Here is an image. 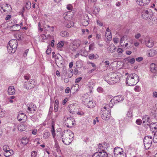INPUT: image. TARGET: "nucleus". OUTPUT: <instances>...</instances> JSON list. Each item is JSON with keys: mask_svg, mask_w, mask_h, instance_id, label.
Here are the masks:
<instances>
[{"mask_svg": "<svg viewBox=\"0 0 157 157\" xmlns=\"http://www.w3.org/2000/svg\"><path fill=\"white\" fill-rule=\"evenodd\" d=\"M107 49L108 52L113 53L116 51V47L113 44L111 43L110 44L109 47L107 48Z\"/></svg>", "mask_w": 157, "mask_h": 157, "instance_id": "5701e85b", "label": "nucleus"}, {"mask_svg": "<svg viewBox=\"0 0 157 157\" xmlns=\"http://www.w3.org/2000/svg\"><path fill=\"white\" fill-rule=\"evenodd\" d=\"M157 54V51L155 50H151L148 52L147 56L149 57H153Z\"/></svg>", "mask_w": 157, "mask_h": 157, "instance_id": "c756f323", "label": "nucleus"}, {"mask_svg": "<svg viewBox=\"0 0 157 157\" xmlns=\"http://www.w3.org/2000/svg\"><path fill=\"white\" fill-rule=\"evenodd\" d=\"M40 36L42 38V40H41V41L42 42H44V40L46 39H47V37L44 34H42L40 35Z\"/></svg>", "mask_w": 157, "mask_h": 157, "instance_id": "09e8293b", "label": "nucleus"}, {"mask_svg": "<svg viewBox=\"0 0 157 157\" xmlns=\"http://www.w3.org/2000/svg\"><path fill=\"white\" fill-rule=\"evenodd\" d=\"M127 116L129 118H131L132 116V112L130 111H128L127 114Z\"/></svg>", "mask_w": 157, "mask_h": 157, "instance_id": "8fccbe9b", "label": "nucleus"}, {"mask_svg": "<svg viewBox=\"0 0 157 157\" xmlns=\"http://www.w3.org/2000/svg\"><path fill=\"white\" fill-rule=\"evenodd\" d=\"M117 52L120 53H122L123 51L124 50L123 49L121 48H118L117 50Z\"/></svg>", "mask_w": 157, "mask_h": 157, "instance_id": "680f3d73", "label": "nucleus"}, {"mask_svg": "<svg viewBox=\"0 0 157 157\" xmlns=\"http://www.w3.org/2000/svg\"><path fill=\"white\" fill-rule=\"evenodd\" d=\"M94 43H92L89 45V52L91 50H94Z\"/></svg>", "mask_w": 157, "mask_h": 157, "instance_id": "37998d69", "label": "nucleus"}, {"mask_svg": "<svg viewBox=\"0 0 157 157\" xmlns=\"http://www.w3.org/2000/svg\"><path fill=\"white\" fill-rule=\"evenodd\" d=\"M54 122L53 121L52 123V128L51 130V132L53 138H54L55 136V132L54 129Z\"/></svg>", "mask_w": 157, "mask_h": 157, "instance_id": "72a5a7b5", "label": "nucleus"}, {"mask_svg": "<svg viewBox=\"0 0 157 157\" xmlns=\"http://www.w3.org/2000/svg\"><path fill=\"white\" fill-rule=\"evenodd\" d=\"M44 29L47 30H51L50 26L49 25H45L44 26Z\"/></svg>", "mask_w": 157, "mask_h": 157, "instance_id": "4d7b16f0", "label": "nucleus"}, {"mask_svg": "<svg viewBox=\"0 0 157 157\" xmlns=\"http://www.w3.org/2000/svg\"><path fill=\"white\" fill-rule=\"evenodd\" d=\"M115 102L117 103L122 101L124 100V98L121 95H119L116 97L115 98Z\"/></svg>", "mask_w": 157, "mask_h": 157, "instance_id": "7c9ffc66", "label": "nucleus"}, {"mask_svg": "<svg viewBox=\"0 0 157 157\" xmlns=\"http://www.w3.org/2000/svg\"><path fill=\"white\" fill-rule=\"evenodd\" d=\"M152 138L151 136H146L144 140V147L146 149H148L151 146L152 143Z\"/></svg>", "mask_w": 157, "mask_h": 157, "instance_id": "0eeeda50", "label": "nucleus"}, {"mask_svg": "<svg viewBox=\"0 0 157 157\" xmlns=\"http://www.w3.org/2000/svg\"><path fill=\"white\" fill-rule=\"evenodd\" d=\"M13 154L14 152L10 148L9 150L7 149L5 151H4V155L6 157H9L12 155Z\"/></svg>", "mask_w": 157, "mask_h": 157, "instance_id": "393cba45", "label": "nucleus"}, {"mask_svg": "<svg viewBox=\"0 0 157 157\" xmlns=\"http://www.w3.org/2000/svg\"><path fill=\"white\" fill-rule=\"evenodd\" d=\"M29 51V50L28 49H27L25 51L23 55V56L24 57H25L27 56V53Z\"/></svg>", "mask_w": 157, "mask_h": 157, "instance_id": "0e129e2a", "label": "nucleus"}, {"mask_svg": "<svg viewBox=\"0 0 157 157\" xmlns=\"http://www.w3.org/2000/svg\"><path fill=\"white\" fill-rule=\"evenodd\" d=\"M140 87L138 86H135V88L134 89V90L136 92H139L140 91Z\"/></svg>", "mask_w": 157, "mask_h": 157, "instance_id": "bf43d9fd", "label": "nucleus"}, {"mask_svg": "<svg viewBox=\"0 0 157 157\" xmlns=\"http://www.w3.org/2000/svg\"><path fill=\"white\" fill-rule=\"evenodd\" d=\"M94 153L92 156V157H107L108 154L105 151H99Z\"/></svg>", "mask_w": 157, "mask_h": 157, "instance_id": "dca6fc26", "label": "nucleus"}, {"mask_svg": "<svg viewBox=\"0 0 157 157\" xmlns=\"http://www.w3.org/2000/svg\"><path fill=\"white\" fill-rule=\"evenodd\" d=\"M75 121L71 117H67L65 120V124L68 127L71 128L73 126Z\"/></svg>", "mask_w": 157, "mask_h": 157, "instance_id": "9b49d317", "label": "nucleus"}, {"mask_svg": "<svg viewBox=\"0 0 157 157\" xmlns=\"http://www.w3.org/2000/svg\"><path fill=\"white\" fill-rule=\"evenodd\" d=\"M55 62L57 65L59 67L61 66L63 63V57L59 54L55 55Z\"/></svg>", "mask_w": 157, "mask_h": 157, "instance_id": "f8f14e48", "label": "nucleus"}, {"mask_svg": "<svg viewBox=\"0 0 157 157\" xmlns=\"http://www.w3.org/2000/svg\"><path fill=\"white\" fill-rule=\"evenodd\" d=\"M36 105L32 103L28 104L27 112L29 113H33L36 111Z\"/></svg>", "mask_w": 157, "mask_h": 157, "instance_id": "4468645a", "label": "nucleus"}, {"mask_svg": "<svg viewBox=\"0 0 157 157\" xmlns=\"http://www.w3.org/2000/svg\"><path fill=\"white\" fill-rule=\"evenodd\" d=\"M90 100V98L87 94H85L82 97V100L83 103L85 105L87 104Z\"/></svg>", "mask_w": 157, "mask_h": 157, "instance_id": "b1692460", "label": "nucleus"}, {"mask_svg": "<svg viewBox=\"0 0 157 157\" xmlns=\"http://www.w3.org/2000/svg\"><path fill=\"white\" fill-rule=\"evenodd\" d=\"M143 58L142 57H140L138 58H137L136 59V60L137 61L140 62L142 61L143 60Z\"/></svg>", "mask_w": 157, "mask_h": 157, "instance_id": "e2e57ef3", "label": "nucleus"}, {"mask_svg": "<svg viewBox=\"0 0 157 157\" xmlns=\"http://www.w3.org/2000/svg\"><path fill=\"white\" fill-rule=\"evenodd\" d=\"M145 43L146 46L149 48H151L154 45L153 41L149 37L146 38Z\"/></svg>", "mask_w": 157, "mask_h": 157, "instance_id": "aec40b11", "label": "nucleus"}, {"mask_svg": "<svg viewBox=\"0 0 157 157\" xmlns=\"http://www.w3.org/2000/svg\"><path fill=\"white\" fill-rule=\"evenodd\" d=\"M73 75V71L72 69L70 68L67 70L65 67H63L62 73V76H66L68 78H71Z\"/></svg>", "mask_w": 157, "mask_h": 157, "instance_id": "6e6552de", "label": "nucleus"}, {"mask_svg": "<svg viewBox=\"0 0 157 157\" xmlns=\"http://www.w3.org/2000/svg\"><path fill=\"white\" fill-rule=\"evenodd\" d=\"M153 141L155 143H157V135L154 134V136L153 137Z\"/></svg>", "mask_w": 157, "mask_h": 157, "instance_id": "864d4df0", "label": "nucleus"}, {"mask_svg": "<svg viewBox=\"0 0 157 157\" xmlns=\"http://www.w3.org/2000/svg\"><path fill=\"white\" fill-rule=\"evenodd\" d=\"M118 78V76L115 73L112 72L108 75V76L106 77V79L107 80H109L107 82L109 84H112L117 82Z\"/></svg>", "mask_w": 157, "mask_h": 157, "instance_id": "39448f33", "label": "nucleus"}, {"mask_svg": "<svg viewBox=\"0 0 157 157\" xmlns=\"http://www.w3.org/2000/svg\"><path fill=\"white\" fill-rule=\"evenodd\" d=\"M152 23L154 24H155L157 23V18H154L152 19Z\"/></svg>", "mask_w": 157, "mask_h": 157, "instance_id": "774afa93", "label": "nucleus"}, {"mask_svg": "<svg viewBox=\"0 0 157 157\" xmlns=\"http://www.w3.org/2000/svg\"><path fill=\"white\" fill-rule=\"evenodd\" d=\"M79 53L81 56H86L88 54L87 52L83 49L80 50L79 51Z\"/></svg>", "mask_w": 157, "mask_h": 157, "instance_id": "2f4dec72", "label": "nucleus"}, {"mask_svg": "<svg viewBox=\"0 0 157 157\" xmlns=\"http://www.w3.org/2000/svg\"><path fill=\"white\" fill-rule=\"evenodd\" d=\"M27 119V117L24 113H20L17 116V119L19 121L23 120V122L26 121Z\"/></svg>", "mask_w": 157, "mask_h": 157, "instance_id": "4be33fe9", "label": "nucleus"}, {"mask_svg": "<svg viewBox=\"0 0 157 157\" xmlns=\"http://www.w3.org/2000/svg\"><path fill=\"white\" fill-rule=\"evenodd\" d=\"M82 21H89V18L87 15L85 14L84 15L83 18L82 20Z\"/></svg>", "mask_w": 157, "mask_h": 157, "instance_id": "ea45409f", "label": "nucleus"}, {"mask_svg": "<svg viewBox=\"0 0 157 157\" xmlns=\"http://www.w3.org/2000/svg\"><path fill=\"white\" fill-rule=\"evenodd\" d=\"M86 105H87L88 108H92L94 106V104L93 103V102L90 100L88 101Z\"/></svg>", "mask_w": 157, "mask_h": 157, "instance_id": "4c0bfd02", "label": "nucleus"}, {"mask_svg": "<svg viewBox=\"0 0 157 157\" xmlns=\"http://www.w3.org/2000/svg\"><path fill=\"white\" fill-rule=\"evenodd\" d=\"M150 130L152 132H154L157 129V123H152L149 125Z\"/></svg>", "mask_w": 157, "mask_h": 157, "instance_id": "a878e982", "label": "nucleus"}, {"mask_svg": "<svg viewBox=\"0 0 157 157\" xmlns=\"http://www.w3.org/2000/svg\"><path fill=\"white\" fill-rule=\"evenodd\" d=\"M149 120V118L147 117V116H146L143 118V123H144L146 121H148Z\"/></svg>", "mask_w": 157, "mask_h": 157, "instance_id": "49530a36", "label": "nucleus"}, {"mask_svg": "<svg viewBox=\"0 0 157 157\" xmlns=\"http://www.w3.org/2000/svg\"><path fill=\"white\" fill-rule=\"evenodd\" d=\"M136 2L140 6H143L148 5L150 0H136Z\"/></svg>", "mask_w": 157, "mask_h": 157, "instance_id": "412c9836", "label": "nucleus"}, {"mask_svg": "<svg viewBox=\"0 0 157 157\" xmlns=\"http://www.w3.org/2000/svg\"><path fill=\"white\" fill-rule=\"evenodd\" d=\"M31 6V2L29 1H27L26 2V4L25 5L26 8L27 9L29 10Z\"/></svg>", "mask_w": 157, "mask_h": 157, "instance_id": "a19ab883", "label": "nucleus"}, {"mask_svg": "<svg viewBox=\"0 0 157 157\" xmlns=\"http://www.w3.org/2000/svg\"><path fill=\"white\" fill-rule=\"evenodd\" d=\"M63 143L66 145L69 144L73 140L74 134L70 130H66L61 134Z\"/></svg>", "mask_w": 157, "mask_h": 157, "instance_id": "f257e3e1", "label": "nucleus"}, {"mask_svg": "<svg viewBox=\"0 0 157 157\" xmlns=\"http://www.w3.org/2000/svg\"><path fill=\"white\" fill-rule=\"evenodd\" d=\"M50 136V132H46L44 133L43 135V137L45 139H47Z\"/></svg>", "mask_w": 157, "mask_h": 157, "instance_id": "79ce46f5", "label": "nucleus"}, {"mask_svg": "<svg viewBox=\"0 0 157 157\" xmlns=\"http://www.w3.org/2000/svg\"><path fill=\"white\" fill-rule=\"evenodd\" d=\"M105 36L107 37V39L108 40H110L112 39L111 32L109 28H108L106 30Z\"/></svg>", "mask_w": 157, "mask_h": 157, "instance_id": "cd10ccee", "label": "nucleus"}, {"mask_svg": "<svg viewBox=\"0 0 157 157\" xmlns=\"http://www.w3.org/2000/svg\"><path fill=\"white\" fill-rule=\"evenodd\" d=\"M51 48H48L46 51V53L48 55L50 54L51 53Z\"/></svg>", "mask_w": 157, "mask_h": 157, "instance_id": "69168bd1", "label": "nucleus"}, {"mask_svg": "<svg viewBox=\"0 0 157 157\" xmlns=\"http://www.w3.org/2000/svg\"><path fill=\"white\" fill-rule=\"evenodd\" d=\"M136 122L137 124L140 125L142 123V120L140 119H137L136 121Z\"/></svg>", "mask_w": 157, "mask_h": 157, "instance_id": "6e6d98bb", "label": "nucleus"}, {"mask_svg": "<svg viewBox=\"0 0 157 157\" xmlns=\"http://www.w3.org/2000/svg\"><path fill=\"white\" fill-rule=\"evenodd\" d=\"M97 90L98 92L101 93L103 91V89L102 87H99L98 88Z\"/></svg>", "mask_w": 157, "mask_h": 157, "instance_id": "052dcab7", "label": "nucleus"}, {"mask_svg": "<svg viewBox=\"0 0 157 157\" xmlns=\"http://www.w3.org/2000/svg\"><path fill=\"white\" fill-rule=\"evenodd\" d=\"M77 106L76 104H71L68 107V110L72 114L77 113L78 110Z\"/></svg>", "mask_w": 157, "mask_h": 157, "instance_id": "2eb2a0df", "label": "nucleus"}, {"mask_svg": "<svg viewBox=\"0 0 157 157\" xmlns=\"http://www.w3.org/2000/svg\"><path fill=\"white\" fill-rule=\"evenodd\" d=\"M63 17L65 20L64 21V23L67 27L70 28L74 26V23L72 21H70V18L68 17V16L67 14H64Z\"/></svg>", "mask_w": 157, "mask_h": 157, "instance_id": "9d476101", "label": "nucleus"}, {"mask_svg": "<svg viewBox=\"0 0 157 157\" xmlns=\"http://www.w3.org/2000/svg\"><path fill=\"white\" fill-rule=\"evenodd\" d=\"M17 36H16L17 39L18 40H22L23 38V37L21 36V35L20 34H18L17 35Z\"/></svg>", "mask_w": 157, "mask_h": 157, "instance_id": "5fc2aeb1", "label": "nucleus"}, {"mask_svg": "<svg viewBox=\"0 0 157 157\" xmlns=\"http://www.w3.org/2000/svg\"><path fill=\"white\" fill-rule=\"evenodd\" d=\"M11 23H10L9 24H11L10 26L11 27V29H13L15 28V27H17V29H16L14 30V31H18L21 28L20 25L18 24H15L16 21L14 19H12L10 21Z\"/></svg>", "mask_w": 157, "mask_h": 157, "instance_id": "f3484780", "label": "nucleus"}, {"mask_svg": "<svg viewBox=\"0 0 157 157\" xmlns=\"http://www.w3.org/2000/svg\"><path fill=\"white\" fill-rule=\"evenodd\" d=\"M109 146V144L105 142L102 144H99L98 145V148L100 151H105V150Z\"/></svg>", "mask_w": 157, "mask_h": 157, "instance_id": "6ab92c4d", "label": "nucleus"}, {"mask_svg": "<svg viewBox=\"0 0 157 157\" xmlns=\"http://www.w3.org/2000/svg\"><path fill=\"white\" fill-rule=\"evenodd\" d=\"M123 151V149L119 147H115L114 150V156L117 157L121 156V152Z\"/></svg>", "mask_w": 157, "mask_h": 157, "instance_id": "a211bd4d", "label": "nucleus"}, {"mask_svg": "<svg viewBox=\"0 0 157 157\" xmlns=\"http://www.w3.org/2000/svg\"><path fill=\"white\" fill-rule=\"evenodd\" d=\"M139 78L136 74L133 73L129 75L126 79V83L129 86H133L139 82Z\"/></svg>", "mask_w": 157, "mask_h": 157, "instance_id": "f03ea898", "label": "nucleus"}, {"mask_svg": "<svg viewBox=\"0 0 157 157\" xmlns=\"http://www.w3.org/2000/svg\"><path fill=\"white\" fill-rule=\"evenodd\" d=\"M98 57L99 56L97 54L94 55L93 54H91L89 55V58L90 59H97L98 58Z\"/></svg>", "mask_w": 157, "mask_h": 157, "instance_id": "473e14b6", "label": "nucleus"}, {"mask_svg": "<svg viewBox=\"0 0 157 157\" xmlns=\"http://www.w3.org/2000/svg\"><path fill=\"white\" fill-rule=\"evenodd\" d=\"M94 85V84L92 81L89 82L88 84V86L90 88H92Z\"/></svg>", "mask_w": 157, "mask_h": 157, "instance_id": "c03bdc74", "label": "nucleus"}, {"mask_svg": "<svg viewBox=\"0 0 157 157\" xmlns=\"http://www.w3.org/2000/svg\"><path fill=\"white\" fill-rule=\"evenodd\" d=\"M151 71L153 73H155L157 71V68L156 65L154 63H152L150 65V67Z\"/></svg>", "mask_w": 157, "mask_h": 157, "instance_id": "bb28decb", "label": "nucleus"}, {"mask_svg": "<svg viewBox=\"0 0 157 157\" xmlns=\"http://www.w3.org/2000/svg\"><path fill=\"white\" fill-rule=\"evenodd\" d=\"M81 44V42L79 40H74L70 44L69 48L72 51H75L80 46Z\"/></svg>", "mask_w": 157, "mask_h": 157, "instance_id": "1a4fd4ad", "label": "nucleus"}, {"mask_svg": "<svg viewBox=\"0 0 157 157\" xmlns=\"http://www.w3.org/2000/svg\"><path fill=\"white\" fill-rule=\"evenodd\" d=\"M8 92L9 94L12 95L15 92V90L13 86H10L9 87Z\"/></svg>", "mask_w": 157, "mask_h": 157, "instance_id": "c85d7f7f", "label": "nucleus"}, {"mask_svg": "<svg viewBox=\"0 0 157 157\" xmlns=\"http://www.w3.org/2000/svg\"><path fill=\"white\" fill-rule=\"evenodd\" d=\"M21 143L23 144H26L28 142V140L26 137H23L21 140Z\"/></svg>", "mask_w": 157, "mask_h": 157, "instance_id": "c9c22d12", "label": "nucleus"}, {"mask_svg": "<svg viewBox=\"0 0 157 157\" xmlns=\"http://www.w3.org/2000/svg\"><path fill=\"white\" fill-rule=\"evenodd\" d=\"M37 154L36 151H33L31 154V157H36Z\"/></svg>", "mask_w": 157, "mask_h": 157, "instance_id": "3c124183", "label": "nucleus"}, {"mask_svg": "<svg viewBox=\"0 0 157 157\" xmlns=\"http://www.w3.org/2000/svg\"><path fill=\"white\" fill-rule=\"evenodd\" d=\"M17 46V42L16 40L13 39L10 40L7 46L8 52L10 54L14 53Z\"/></svg>", "mask_w": 157, "mask_h": 157, "instance_id": "7ed1b4c3", "label": "nucleus"}, {"mask_svg": "<svg viewBox=\"0 0 157 157\" xmlns=\"http://www.w3.org/2000/svg\"><path fill=\"white\" fill-rule=\"evenodd\" d=\"M101 115L102 119L105 120H108L110 117V110L109 108L104 106L101 109Z\"/></svg>", "mask_w": 157, "mask_h": 157, "instance_id": "20e7f679", "label": "nucleus"}, {"mask_svg": "<svg viewBox=\"0 0 157 157\" xmlns=\"http://www.w3.org/2000/svg\"><path fill=\"white\" fill-rule=\"evenodd\" d=\"M7 149H10V148L8 145H5L3 146V150L4 151H5L6 150H7Z\"/></svg>", "mask_w": 157, "mask_h": 157, "instance_id": "603ef678", "label": "nucleus"}, {"mask_svg": "<svg viewBox=\"0 0 157 157\" xmlns=\"http://www.w3.org/2000/svg\"><path fill=\"white\" fill-rule=\"evenodd\" d=\"M64 42L63 41H61L59 42L57 44V46L59 48L62 47L64 45Z\"/></svg>", "mask_w": 157, "mask_h": 157, "instance_id": "a18cd8bd", "label": "nucleus"}, {"mask_svg": "<svg viewBox=\"0 0 157 157\" xmlns=\"http://www.w3.org/2000/svg\"><path fill=\"white\" fill-rule=\"evenodd\" d=\"M9 7V5L7 3L6 4V5L4 6V7H1V8L3 10V11L4 12H5L6 10L7 9V8Z\"/></svg>", "mask_w": 157, "mask_h": 157, "instance_id": "de8ad7c7", "label": "nucleus"}, {"mask_svg": "<svg viewBox=\"0 0 157 157\" xmlns=\"http://www.w3.org/2000/svg\"><path fill=\"white\" fill-rule=\"evenodd\" d=\"M141 16L142 17L144 20L150 19L153 16V13L150 9L144 10L142 11Z\"/></svg>", "mask_w": 157, "mask_h": 157, "instance_id": "423d86ee", "label": "nucleus"}, {"mask_svg": "<svg viewBox=\"0 0 157 157\" xmlns=\"http://www.w3.org/2000/svg\"><path fill=\"white\" fill-rule=\"evenodd\" d=\"M126 60L128 62V63H129L131 64L134 63L135 62V59L134 58H130L127 57L126 59Z\"/></svg>", "mask_w": 157, "mask_h": 157, "instance_id": "f704fd0d", "label": "nucleus"}, {"mask_svg": "<svg viewBox=\"0 0 157 157\" xmlns=\"http://www.w3.org/2000/svg\"><path fill=\"white\" fill-rule=\"evenodd\" d=\"M60 35L63 37H67L69 36V34L67 32L63 31L60 33Z\"/></svg>", "mask_w": 157, "mask_h": 157, "instance_id": "e433bc0d", "label": "nucleus"}, {"mask_svg": "<svg viewBox=\"0 0 157 157\" xmlns=\"http://www.w3.org/2000/svg\"><path fill=\"white\" fill-rule=\"evenodd\" d=\"M113 41L115 43L117 44L119 41V39L117 38H114L113 39Z\"/></svg>", "mask_w": 157, "mask_h": 157, "instance_id": "13d9d810", "label": "nucleus"}, {"mask_svg": "<svg viewBox=\"0 0 157 157\" xmlns=\"http://www.w3.org/2000/svg\"><path fill=\"white\" fill-rule=\"evenodd\" d=\"M34 81L33 80L29 81H27L24 83V87L27 90L30 89L34 86Z\"/></svg>", "mask_w": 157, "mask_h": 157, "instance_id": "ddd939ff", "label": "nucleus"}, {"mask_svg": "<svg viewBox=\"0 0 157 157\" xmlns=\"http://www.w3.org/2000/svg\"><path fill=\"white\" fill-rule=\"evenodd\" d=\"M25 125L21 124L18 127V130L21 131H24L25 130Z\"/></svg>", "mask_w": 157, "mask_h": 157, "instance_id": "58836bf2", "label": "nucleus"}, {"mask_svg": "<svg viewBox=\"0 0 157 157\" xmlns=\"http://www.w3.org/2000/svg\"><path fill=\"white\" fill-rule=\"evenodd\" d=\"M82 79V78L81 77H78L75 80V82L76 83H78Z\"/></svg>", "mask_w": 157, "mask_h": 157, "instance_id": "338daca9", "label": "nucleus"}]
</instances>
